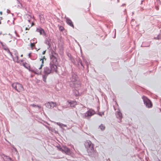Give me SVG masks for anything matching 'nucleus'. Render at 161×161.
<instances>
[{"label": "nucleus", "mask_w": 161, "mask_h": 161, "mask_svg": "<svg viewBox=\"0 0 161 161\" xmlns=\"http://www.w3.org/2000/svg\"><path fill=\"white\" fill-rule=\"evenodd\" d=\"M85 147L87 149L88 152L92 153L94 151V148L93 145L90 141H88L86 142L85 143Z\"/></svg>", "instance_id": "obj_1"}, {"label": "nucleus", "mask_w": 161, "mask_h": 161, "mask_svg": "<svg viewBox=\"0 0 161 161\" xmlns=\"http://www.w3.org/2000/svg\"><path fill=\"white\" fill-rule=\"evenodd\" d=\"M12 87L18 92H20L24 90L23 86L20 84L14 83L12 84Z\"/></svg>", "instance_id": "obj_2"}, {"label": "nucleus", "mask_w": 161, "mask_h": 161, "mask_svg": "<svg viewBox=\"0 0 161 161\" xmlns=\"http://www.w3.org/2000/svg\"><path fill=\"white\" fill-rule=\"evenodd\" d=\"M143 101L144 103L146 105V106L147 108L152 107V104L151 101L146 97H143Z\"/></svg>", "instance_id": "obj_3"}, {"label": "nucleus", "mask_w": 161, "mask_h": 161, "mask_svg": "<svg viewBox=\"0 0 161 161\" xmlns=\"http://www.w3.org/2000/svg\"><path fill=\"white\" fill-rule=\"evenodd\" d=\"M46 107L48 108H52L55 107L56 105V103L52 102H48L46 103Z\"/></svg>", "instance_id": "obj_4"}, {"label": "nucleus", "mask_w": 161, "mask_h": 161, "mask_svg": "<svg viewBox=\"0 0 161 161\" xmlns=\"http://www.w3.org/2000/svg\"><path fill=\"white\" fill-rule=\"evenodd\" d=\"M46 60V58L45 56H44L42 58L40 59V61L39 62V65L37 66V68L39 69H40L43 66L44 60Z\"/></svg>", "instance_id": "obj_5"}, {"label": "nucleus", "mask_w": 161, "mask_h": 161, "mask_svg": "<svg viewBox=\"0 0 161 161\" xmlns=\"http://www.w3.org/2000/svg\"><path fill=\"white\" fill-rule=\"evenodd\" d=\"M44 72L45 75H47L49 74L52 73V70L50 68L46 67L44 68Z\"/></svg>", "instance_id": "obj_6"}, {"label": "nucleus", "mask_w": 161, "mask_h": 161, "mask_svg": "<svg viewBox=\"0 0 161 161\" xmlns=\"http://www.w3.org/2000/svg\"><path fill=\"white\" fill-rule=\"evenodd\" d=\"M50 69L52 70V72H57V66L55 64H51L50 66Z\"/></svg>", "instance_id": "obj_7"}, {"label": "nucleus", "mask_w": 161, "mask_h": 161, "mask_svg": "<svg viewBox=\"0 0 161 161\" xmlns=\"http://www.w3.org/2000/svg\"><path fill=\"white\" fill-rule=\"evenodd\" d=\"M95 114V111L93 110H89L88 111L86 112L85 113V116H91L94 115Z\"/></svg>", "instance_id": "obj_8"}, {"label": "nucleus", "mask_w": 161, "mask_h": 161, "mask_svg": "<svg viewBox=\"0 0 161 161\" xmlns=\"http://www.w3.org/2000/svg\"><path fill=\"white\" fill-rule=\"evenodd\" d=\"M36 31L37 32H38L40 33V35H42L43 34L44 36H46V34L44 30L41 28H37L36 30Z\"/></svg>", "instance_id": "obj_9"}, {"label": "nucleus", "mask_w": 161, "mask_h": 161, "mask_svg": "<svg viewBox=\"0 0 161 161\" xmlns=\"http://www.w3.org/2000/svg\"><path fill=\"white\" fill-rule=\"evenodd\" d=\"M66 22L70 26L73 27V25L72 24L71 21L69 19H66Z\"/></svg>", "instance_id": "obj_10"}, {"label": "nucleus", "mask_w": 161, "mask_h": 161, "mask_svg": "<svg viewBox=\"0 0 161 161\" xmlns=\"http://www.w3.org/2000/svg\"><path fill=\"white\" fill-rule=\"evenodd\" d=\"M69 103L71 107H74L76 104V103L73 101L69 102Z\"/></svg>", "instance_id": "obj_11"}, {"label": "nucleus", "mask_w": 161, "mask_h": 161, "mask_svg": "<svg viewBox=\"0 0 161 161\" xmlns=\"http://www.w3.org/2000/svg\"><path fill=\"white\" fill-rule=\"evenodd\" d=\"M16 6L18 8H21V4L18 0H17L16 2Z\"/></svg>", "instance_id": "obj_12"}, {"label": "nucleus", "mask_w": 161, "mask_h": 161, "mask_svg": "<svg viewBox=\"0 0 161 161\" xmlns=\"http://www.w3.org/2000/svg\"><path fill=\"white\" fill-rule=\"evenodd\" d=\"M116 116L117 118H121L122 117V115L121 113L119 112L116 113Z\"/></svg>", "instance_id": "obj_13"}, {"label": "nucleus", "mask_w": 161, "mask_h": 161, "mask_svg": "<svg viewBox=\"0 0 161 161\" xmlns=\"http://www.w3.org/2000/svg\"><path fill=\"white\" fill-rule=\"evenodd\" d=\"M56 124L58 125L60 127H62L63 126H66L65 125H64L63 124L59 122H57Z\"/></svg>", "instance_id": "obj_14"}, {"label": "nucleus", "mask_w": 161, "mask_h": 161, "mask_svg": "<svg viewBox=\"0 0 161 161\" xmlns=\"http://www.w3.org/2000/svg\"><path fill=\"white\" fill-rule=\"evenodd\" d=\"M99 128L101 130H103L104 129L105 127L103 125H101L99 126Z\"/></svg>", "instance_id": "obj_15"}, {"label": "nucleus", "mask_w": 161, "mask_h": 161, "mask_svg": "<svg viewBox=\"0 0 161 161\" xmlns=\"http://www.w3.org/2000/svg\"><path fill=\"white\" fill-rule=\"evenodd\" d=\"M33 24V23H32L31 24H30V25H27L28 27H25V30H28V28H30L32 26Z\"/></svg>", "instance_id": "obj_16"}, {"label": "nucleus", "mask_w": 161, "mask_h": 161, "mask_svg": "<svg viewBox=\"0 0 161 161\" xmlns=\"http://www.w3.org/2000/svg\"><path fill=\"white\" fill-rule=\"evenodd\" d=\"M61 150L63 151H64L66 153V152L67 153L69 151V149L67 147L64 148V150H63L62 149Z\"/></svg>", "instance_id": "obj_17"}, {"label": "nucleus", "mask_w": 161, "mask_h": 161, "mask_svg": "<svg viewBox=\"0 0 161 161\" xmlns=\"http://www.w3.org/2000/svg\"><path fill=\"white\" fill-rule=\"evenodd\" d=\"M53 62L54 63H56V62L57 61V59L55 57H53Z\"/></svg>", "instance_id": "obj_18"}, {"label": "nucleus", "mask_w": 161, "mask_h": 161, "mask_svg": "<svg viewBox=\"0 0 161 161\" xmlns=\"http://www.w3.org/2000/svg\"><path fill=\"white\" fill-rule=\"evenodd\" d=\"M78 84L77 85H76V84H75V87H80V85L79 84V82H78Z\"/></svg>", "instance_id": "obj_19"}, {"label": "nucleus", "mask_w": 161, "mask_h": 161, "mask_svg": "<svg viewBox=\"0 0 161 161\" xmlns=\"http://www.w3.org/2000/svg\"><path fill=\"white\" fill-rule=\"evenodd\" d=\"M34 45L35 44L34 43H31L30 44V46L31 47H32L34 46Z\"/></svg>", "instance_id": "obj_20"}, {"label": "nucleus", "mask_w": 161, "mask_h": 161, "mask_svg": "<svg viewBox=\"0 0 161 161\" xmlns=\"http://www.w3.org/2000/svg\"><path fill=\"white\" fill-rule=\"evenodd\" d=\"M8 54L10 55L11 58H13V55L11 52H9V53Z\"/></svg>", "instance_id": "obj_21"}, {"label": "nucleus", "mask_w": 161, "mask_h": 161, "mask_svg": "<svg viewBox=\"0 0 161 161\" xmlns=\"http://www.w3.org/2000/svg\"><path fill=\"white\" fill-rule=\"evenodd\" d=\"M7 161H13L10 158H7Z\"/></svg>", "instance_id": "obj_22"}, {"label": "nucleus", "mask_w": 161, "mask_h": 161, "mask_svg": "<svg viewBox=\"0 0 161 161\" xmlns=\"http://www.w3.org/2000/svg\"><path fill=\"white\" fill-rule=\"evenodd\" d=\"M59 29L62 31L63 29V28L62 27L60 26L59 27Z\"/></svg>", "instance_id": "obj_23"}, {"label": "nucleus", "mask_w": 161, "mask_h": 161, "mask_svg": "<svg viewBox=\"0 0 161 161\" xmlns=\"http://www.w3.org/2000/svg\"><path fill=\"white\" fill-rule=\"evenodd\" d=\"M104 114L103 113H99V115H100L101 116H102Z\"/></svg>", "instance_id": "obj_24"}, {"label": "nucleus", "mask_w": 161, "mask_h": 161, "mask_svg": "<svg viewBox=\"0 0 161 161\" xmlns=\"http://www.w3.org/2000/svg\"><path fill=\"white\" fill-rule=\"evenodd\" d=\"M45 52H46V50L43 51L42 53V54H44L45 53Z\"/></svg>", "instance_id": "obj_25"}, {"label": "nucleus", "mask_w": 161, "mask_h": 161, "mask_svg": "<svg viewBox=\"0 0 161 161\" xmlns=\"http://www.w3.org/2000/svg\"><path fill=\"white\" fill-rule=\"evenodd\" d=\"M7 52L8 53H9V52H10V51L8 49L7 50Z\"/></svg>", "instance_id": "obj_26"}, {"label": "nucleus", "mask_w": 161, "mask_h": 161, "mask_svg": "<svg viewBox=\"0 0 161 161\" xmlns=\"http://www.w3.org/2000/svg\"><path fill=\"white\" fill-rule=\"evenodd\" d=\"M7 52L8 53H9V52H10V51L8 49L7 50Z\"/></svg>", "instance_id": "obj_27"}, {"label": "nucleus", "mask_w": 161, "mask_h": 161, "mask_svg": "<svg viewBox=\"0 0 161 161\" xmlns=\"http://www.w3.org/2000/svg\"><path fill=\"white\" fill-rule=\"evenodd\" d=\"M36 107H37L39 108H41V107L40 106H38V105H36Z\"/></svg>", "instance_id": "obj_28"}, {"label": "nucleus", "mask_w": 161, "mask_h": 161, "mask_svg": "<svg viewBox=\"0 0 161 161\" xmlns=\"http://www.w3.org/2000/svg\"><path fill=\"white\" fill-rule=\"evenodd\" d=\"M2 11H0V14L1 15H2Z\"/></svg>", "instance_id": "obj_29"}, {"label": "nucleus", "mask_w": 161, "mask_h": 161, "mask_svg": "<svg viewBox=\"0 0 161 161\" xmlns=\"http://www.w3.org/2000/svg\"><path fill=\"white\" fill-rule=\"evenodd\" d=\"M33 107H36V105H34V104L32 105Z\"/></svg>", "instance_id": "obj_30"}, {"label": "nucleus", "mask_w": 161, "mask_h": 161, "mask_svg": "<svg viewBox=\"0 0 161 161\" xmlns=\"http://www.w3.org/2000/svg\"><path fill=\"white\" fill-rule=\"evenodd\" d=\"M26 16H27L28 17H31V16L29 15H26Z\"/></svg>", "instance_id": "obj_31"}, {"label": "nucleus", "mask_w": 161, "mask_h": 161, "mask_svg": "<svg viewBox=\"0 0 161 161\" xmlns=\"http://www.w3.org/2000/svg\"><path fill=\"white\" fill-rule=\"evenodd\" d=\"M30 22V20L28 19L27 20V23H28V22Z\"/></svg>", "instance_id": "obj_32"}, {"label": "nucleus", "mask_w": 161, "mask_h": 161, "mask_svg": "<svg viewBox=\"0 0 161 161\" xmlns=\"http://www.w3.org/2000/svg\"><path fill=\"white\" fill-rule=\"evenodd\" d=\"M16 57H17V58H18V57L17 56H16Z\"/></svg>", "instance_id": "obj_33"}, {"label": "nucleus", "mask_w": 161, "mask_h": 161, "mask_svg": "<svg viewBox=\"0 0 161 161\" xmlns=\"http://www.w3.org/2000/svg\"><path fill=\"white\" fill-rule=\"evenodd\" d=\"M21 57H22V55H21Z\"/></svg>", "instance_id": "obj_34"}]
</instances>
